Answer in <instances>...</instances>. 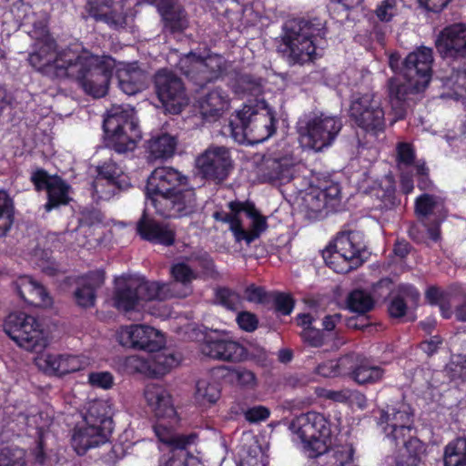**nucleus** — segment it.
<instances>
[{
  "label": "nucleus",
  "instance_id": "1",
  "mask_svg": "<svg viewBox=\"0 0 466 466\" xmlns=\"http://www.w3.org/2000/svg\"><path fill=\"white\" fill-rule=\"evenodd\" d=\"M27 60L46 76L75 80L86 94L96 98L107 93L115 67V60L109 56H99L71 47L57 51L56 42L46 30L35 39Z\"/></svg>",
  "mask_w": 466,
  "mask_h": 466
},
{
  "label": "nucleus",
  "instance_id": "2",
  "mask_svg": "<svg viewBox=\"0 0 466 466\" xmlns=\"http://www.w3.org/2000/svg\"><path fill=\"white\" fill-rule=\"evenodd\" d=\"M187 177L172 167H158L147 177L146 208L164 217L192 214L197 208L194 189L186 188Z\"/></svg>",
  "mask_w": 466,
  "mask_h": 466
},
{
  "label": "nucleus",
  "instance_id": "3",
  "mask_svg": "<svg viewBox=\"0 0 466 466\" xmlns=\"http://www.w3.org/2000/svg\"><path fill=\"white\" fill-rule=\"evenodd\" d=\"M326 33V21L321 18L289 20L283 25L277 50L289 65L311 62L316 57L318 38Z\"/></svg>",
  "mask_w": 466,
  "mask_h": 466
},
{
  "label": "nucleus",
  "instance_id": "4",
  "mask_svg": "<svg viewBox=\"0 0 466 466\" xmlns=\"http://www.w3.org/2000/svg\"><path fill=\"white\" fill-rule=\"evenodd\" d=\"M289 430L300 441L309 458L315 459L327 453L331 446L330 423L321 413L300 414L291 421Z\"/></svg>",
  "mask_w": 466,
  "mask_h": 466
},
{
  "label": "nucleus",
  "instance_id": "5",
  "mask_svg": "<svg viewBox=\"0 0 466 466\" xmlns=\"http://www.w3.org/2000/svg\"><path fill=\"white\" fill-rule=\"evenodd\" d=\"M228 129L238 143L248 137L257 142H263L275 133L276 118L264 101L258 104L257 107L245 105L238 112L237 118L230 121Z\"/></svg>",
  "mask_w": 466,
  "mask_h": 466
},
{
  "label": "nucleus",
  "instance_id": "6",
  "mask_svg": "<svg viewBox=\"0 0 466 466\" xmlns=\"http://www.w3.org/2000/svg\"><path fill=\"white\" fill-rule=\"evenodd\" d=\"M106 146L122 154L133 151L141 132L135 118V111L129 106H113L104 120Z\"/></svg>",
  "mask_w": 466,
  "mask_h": 466
},
{
  "label": "nucleus",
  "instance_id": "7",
  "mask_svg": "<svg viewBox=\"0 0 466 466\" xmlns=\"http://www.w3.org/2000/svg\"><path fill=\"white\" fill-rule=\"evenodd\" d=\"M230 213L215 212L216 220L228 223L237 242L245 241L250 244L257 239L268 225L263 217L252 203L231 201L228 203Z\"/></svg>",
  "mask_w": 466,
  "mask_h": 466
},
{
  "label": "nucleus",
  "instance_id": "8",
  "mask_svg": "<svg viewBox=\"0 0 466 466\" xmlns=\"http://www.w3.org/2000/svg\"><path fill=\"white\" fill-rule=\"evenodd\" d=\"M340 120L325 114H309L298 122L299 141L302 147L319 152L329 147L341 129Z\"/></svg>",
  "mask_w": 466,
  "mask_h": 466
},
{
  "label": "nucleus",
  "instance_id": "9",
  "mask_svg": "<svg viewBox=\"0 0 466 466\" xmlns=\"http://www.w3.org/2000/svg\"><path fill=\"white\" fill-rule=\"evenodd\" d=\"M4 331L17 346L27 351H40L48 344L39 321L25 312H12L4 320Z\"/></svg>",
  "mask_w": 466,
  "mask_h": 466
},
{
  "label": "nucleus",
  "instance_id": "10",
  "mask_svg": "<svg viewBox=\"0 0 466 466\" xmlns=\"http://www.w3.org/2000/svg\"><path fill=\"white\" fill-rule=\"evenodd\" d=\"M390 278L380 279L373 284L372 291L378 297L391 296L387 311L391 319H401L407 315L409 306L418 307L420 292L416 286L410 283H400L394 289Z\"/></svg>",
  "mask_w": 466,
  "mask_h": 466
},
{
  "label": "nucleus",
  "instance_id": "11",
  "mask_svg": "<svg viewBox=\"0 0 466 466\" xmlns=\"http://www.w3.org/2000/svg\"><path fill=\"white\" fill-rule=\"evenodd\" d=\"M351 120L366 133L375 137L386 128L384 110L371 93L351 100Z\"/></svg>",
  "mask_w": 466,
  "mask_h": 466
},
{
  "label": "nucleus",
  "instance_id": "12",
  "mask_svg": "<svg viewBox=\"0 0 466 466\" xmlns=\"http://www.w3.org/2000/svg\"><path fill=\"white\" fill-rule=\"evenodd\" d=\"M180 68L192 82L202 87L221 77L226 70V61L219 55L200 57L190 53L180 60Z\"/></svg>",
  "mask_w": 466,
  "mask_h": 466
},
{
  "label": "nucleus",
  "instance_id": "13",
  "mask_svg": "<svg viewBox=\"0 0 466 466\" xmlns=\"http://www.w3.org/2000/svg\"><path fill=\"white\" fill-rule=\"evenodd\" d=\"M385 436L398 447L400 441L406 436L416 434L413 412L410 406L387 407L380 411L377 421Z\"/></svg>",
  "mask_w": 466,
  "mask_h": 466
},
{
  "label": "nucleus",
  "instance_id": "14",
  "mask_svg": "<svg viewBox=\"0 0 466 466\" xmlns=\"http://www.w3.org/2000/svg\"><path fill=\"white\" fill-rule=\"evenodd\" d=\"M156 93L165 109L178 114L187 105L188 97L184 83L175 73L161 69L155 76Z\"/></svg>",
  "mask_w": 466,
  "mask_h": 466
},
{
  "label": "nucleus",
  "instance_id": "15",
  "mask_svg": "<svg viewBox=\"0 0 466 466\" xmlns=\"http://www.w3.org/2000/svg\"><path fill=\"white\" fill-rule=\"evenodd\" d=\"M433 51L420 46L410 52L401 63L400 73L406 81H412L415 88L423 91L432 77Z\"/></svg>",
  "mask_w": 466,
  "mask_h": 466
},
{
  "label": "nucleus",
  "instance_id": "16",
  "mask_svg": "<svg viewBox=\"0 0 466 466\" xmlns=\"http://www.w3.org/2000/svg\"><path fill=\"white\" fill-rule=\"evenodd\" d=\"M117 338L123 346L137 348L148 352L158 351L165 345L164 335L147 325L123 327L119 329Z\"/></svg>",
  "mask_w": 466,
  "mask_h": 466
},
{
  "label": "nucleus",
  "instance_id": "17",
  "mask_svg": "<svg viewBox=\"0 0 466 466\" xmlns=\"http://www.w3.org/2000/svg\"><path fill=\"white\" fill-rule=\"evenodd\" d=\"M196 164L206 178L222 181L229 174L232 160L226 147H210L197 158Z\"/></svg>",
  "mask_w": 466,
  "mask_h": 466
},
{
  "label": "nucleus",
  "instance_id": "18",
  "mask_svg": "<svg viewBox=\"0 0 466 466\" xmlns=\"http://www.w3.org/2000/svg\"><path fill=\"white\" fill-rule=\"evenodd\" d=\"M436 48L443 58H466V25L453 24L443 28L436 39Z\"/></svg>",
  "mask_w": 466,
  "mask_h": 466
},
{
  "label": "nucleus",
  "instance_id": "19",
  "mask_svg": "<svg viewBox=\"0 0 466 466\" xmlns=\"http://www.w3.org/2000/svg\"><path fill=\"white\" fill-rule=\"evenodd\" d=\"M203 355L218 360L238 362L247 356L245 347L223 336H208L201 344Z\"/></svg>",
  "mask_w": 466,
  "mask_h": 466
},
{
  "label": "nucleus",
  "instance_id": "20",
  "mask_svg": "<svg viewBox=\"0 0 466 466\" xmlns=\"http://www.w3.org/2000/svg\"><path fill=\"white\" fill-rule=\"evenodd\" d=\"M350 230H341L334 240L322 251L326 265L334 272L346 274L350 272Z\"/></svg>",
  "mask_w": 466,
  "mask_h": 466
},
{
  "label": "nucleus",
  "instance_id": "21",
  "mask_svg": "<svg viewBox=\"0 0 466 466\" xmlns=\"http://www.w3.org/2000/svg\"><path fill=\"white\" fill-rule=\"evenodd\" d=\"M436 80L440 82L439 87L442 90L440 96L453 100H463L466 98V68L448 66L437 76Z\"/></svg>",
  "mask_w": 466,
  "mask_h": 466
},
{
  "label": "nucleus",
  "instance_id": "22",
  "mask_svg": "<svg viewBox=\"0 0 466 466\" xmlns=\"http://www.w3.org/2000/svg\"><path fill=\"white\" fill-rule=\"evenodd\" d=\"M110 435L106 427L98 429L95 425L83 421L74 429L71 439L72 447L78 455H84L89 449L106 443Z\"/></svg>",
  "mask_w": 466,
  "mask_h": 466
},
{
  "label": "nucleus",
  "instance_id": "23",
  "mask_svg": "<svg viewBox=\"0 0 466 466\" xmlns=\"http://www.w3.org/2000/svg\"><path fill=\"white\" fill-rule=\"evenodd\" d=\"M147 405L157 418L175 419L177 411L171 394L162 385L148 383L143 391Z\"/></svg>",
  "mask_w": 466,
  "mask_h": 466
},
{
  "label": "nucleus",
  "instance_id": "24",
  "mask_svg": "<svg viewBox=\"0 0 466 466\" xmlns=\"http://www.w3.org/2000/svg\"><path fill=\"white\" fill-rule=\"evenodd\" d=\"M137 289V277H121L116 280L113 292V306L124 312L137 310L140 306V297Z\"/></svg>",
  "mask_w": 466,
  "mask_h": 466
},
{
  "label": "nucleus",
  "instance_id": "25",
  "mask_svg": "<svg viewBox=\"0 0 466 466\" xmlns=\"http://www.w3.org/2000/svg\"><path fill=\"white\" fill-rule=\"evenodd\" d=\"M104 282L105 272L103 269H96L79 277L74 291L76 303L81 308L94 307L96 300V290Z\"/></svg>",
  "mask_w": 466,
  "mask_h": 466
},
{
  "label": "nucleus",
  "instance_id": "26",
  "mask_svg": "<svg viewBox=\"0 0 466 466\" xmlns=\"http://www.w3.org/2000/svg\"><path fill=\"white\" fill-rule=\"evenodd\" d=\"M230 97L226 90L219 86L208 89L198 99V107L202 116L208 120H217L229 108Z\"/></svg>",
  "mask_w": 466,
  "mask_h": 466
},
{
  "label": "nucleus",
  "instance_id": "27",
  "mask_svg": "<svg viewBox=\"0 0 466 466\" xmlns=\"http://www.w3.org/2000/svg\"><path fill=\"white\" fill-rule=\"evenodd\" d=\"M187 261L174 263L170 268L173 281L167 282L175 298H186L193 292L192 282L200 278L198 270L194 269Z\"/></svg>",
  "mask_w": 466,
  "mask_h": 466
},
{
  "label": "nucleus",
  "instance_id": "28",
  "mask_svg": "<svg viewBox=\"0 0 466 466\" xmlns=\"http://www.w3.org/2000/svg\"><path fill=\"white\" fill-rule=\"evenodd\" d=\"M400 446L394 452L395 466H419L426 451L425 444L416 434L406 436L400 441Z\"/></svg>",
  "mask_w": 466,
  "mask_h": 466
},
{
  "label": "nucleus",
  "instance_id": "29",
  "mask_svg": "<svg viewBox=\"0 0 466 466\" xmlns=\"http://www.w3.org/2000/svg\"><path fill=\"white\" fill-rule=\"evenodd\" d=\"M15 289L20 298L26 303L36 307H48L52 299L44 288L30 276H21L15 282Z\"/></svg>",
  "mask_w": 466,
  "mask_h": 466
},
{
  "label": "nucleus",
  "instance_id": "30",
  "mask_svg": "<svg viewBox=\"0 0 466 466\" xmlns=\"http://www.w3.org/2000/svg\"><path fill=\"white\" fill-rule=\"evenodd\" d=\"M137 229L143 239L155 244L171 246L175 241L173 229L166 224L147 218L145 214L137 222Z\"/></svg>",
  "mask_w": 466,
  "mask_h": 466
},
{
  "label": "nucleus",
  "instance_id": "31",
  "mask_svg": "<svg viewBox=\"0 0 466 466\" xmlns=\"http://www.w3.org/2000/svg\"><path fill=\"white\" fill-rule=\"evenodd\" d=\"M86 9L95 20L110 26L120 27L126 25V15L117 10L113 0H88Z\"/></svg>",
  "mask_w": 466,
  "mask_h": 466
},
{
  "label": "nucleus",
  "instance_id": "32",
  "mask_svg": "<svg viewBox=\"0 0 466 466\" xmlns=\"http://www.w3.org/2000/svg\"><path fill=\"white\" fill-rule=\"evenodd\" d=\"M154 433L158 441L160 452L173 450L177 447H188L194 444L198 439L196 433L177 434L175 431L163 422H157L153 427Z\"/></svg>",
  "mask_w": 466,
  "mask_h": 466
},
{
  "label": "nucleus",
  "instance_id": "33",
  "mask_svg": "<svg viewBox=\"0 0 466 466\" xmlns=\"http://www.w3.org/2000/svg\"><path fill=\"white\" fill-rule=\"evenodd\" d=\"M118 86L127 96H134L147 86V73L134 65L117 72Z\"/></svg>",
  "mask_w": 466,
  "mask_h": 466
},
{
  "label": "nucleus",
  "instance_id": "34",
  "mask_svg": "<svg viewBox=\"0 0 466 466\" xmlns=\"http://www.w3.org/2000/svg\"><path fill=\"white\" fill-rule=\"evenodd\" d=\"M177 146V139L175 136L167 133L153 136L146 145L147 158L151 161L167 160L174 156Z\"/></svg>",
  "mask_w": 466,
  "mask_h": 466
},
{
  "label": "nucleus",
  "instance_id": "35",
  "mask_svg": "<svg viewBox=\"0 0 466 466\" xmlns=\"http://www.w3.org/2000/svg\"><path fill=\"white\" fill-rule=\"evenodd\" d=\"M293 163L288 157L268 159L260 169L263 182L289 181L293 177Z\"/></svg>",
  "mask_w": 466,
  "mask_h": 466
},
{
  "label": "nucleus",
  "instance_id": "36",
  "mask_svg": "<svg viewBox=\"0 0 466 466\" xmlns=\"http://www.w3.org/2000/svg\"><path fill=\"white\" fill-rule=\"evenodd\" d=\"M363 192L380 200V208L391 209L398 204L394 181L390 178H387L384 182L372 181L371 185L363 189Z\"/></svg>",
  "mask_w": 466,
  "mask_h": 466
},
{
  "label": "nucleus",
  "instance_id": "37",
  "mask_svg": "<svg viewBox=\"0 0 466 466\" xmlns=\"http://www.w3.org/2000/svg\"><path fill=\"white\" fill-rule=\"evenodd\" d=\"M387 88L393 106H401L408 99L409 95L424 92L421 88H415L412 81H406L401 73L388 80Z\"/></svg>",
  "mask_w": 466,
  "mask_h": 466
},
{
  "label": "nucleus",
  "instance_id": "38",
  "mask_svg": "<svg viewBox=\"0 0 466 466\" xmlns=\"http://www.w3.org/2000/svg\"><path fill=\"white\" fill-rule=\"evenodd\" d=\"M137 289L138 295L140 297V302L142 300L147 301H164L175 298L172 293L173 289H170V285L167 282L158 281H148L144 279L137 278Z\"/></svg>",
  "mask_w": 466,
  "mask_h": 466
},
{
  "label": "nucleus",
  "instance_id": "39",
  "mask_svg": "<svg viewBox=\"0 0 466 466\" xmlns=\"http://www.w3.org/2000/svg\"><path fill=\"white\" fill-rule=\"evenodd\" d=\"M108 406L104 400H95L87 404L83 421L95 425L98 429L106 427L107 432L112 433L113 420L108 416Z\"/></svg>",
  "mask_w": 466,
  "mask_h": 466
},
{
  "label": "nucleus",
  "instance_id": "40",
  "mask_svg": "<svg viewBox=\"0 0 466 466\" xmlns=\"http://www.w3.org/2000/svg\"><path fill=\"white\" fill-rule=\"evenodd\" d=\"M158 466H202L199 459L187 451V447H177L160 452Z\"/></svg>",
  "mask_w": 466,
  "mask_h": 466
},
{
  "label": "nucleus",
  "instance_id": "41",
  "mask_svg": "<svg viewBox=\"0 0 466 466\" xmlns=\"http://www.w3.org/2000/svg\"><path fill=\"white\" fill-rule=\"evenodd\" d=\"M443 466H466V438L457 437L443 450Z\"/></svg>",
  "mask_w": 466,
  "mask_h": 466
},
{
  "label": "nucleus",
  "instance_id": "42",
  "mask_svg": "<svg viewBox=\"0 0 466 466\" xmlns=\"http://www.w3.org/2000/svg\"><path fill=\"white\" fill-rule=\"evenodd\" d=\"M69 186L60 177L53 180L49 185L47 191V202L45 205L46 211H51L53 208L60 205H66L69 202Z\"/></svg>",
  "mask_w": 466,
  "mask_h": 466
},
{
  "label": "nucleus",
  "instance_id": "43",
  "mask_svg": "<svg viewBox=\"0 0 466 466\" xmlns=\"http://www.w3.org/2000/svg\"><path fill=\"white\" fill-rule=\"evenodd\" d=\"M260 80L250 75H239L230 83V87L238 96H256L261 92Z\"/></svg>",
  "mask_w": 466,
  "mask_h": 466
},
{
  "label": "nucleus",
  "instance_id": "44",
  "mask_svg": "<svg viewBox=\"0 0 466 466\" xmlns=\"http://www.w3.org/2000/svg\"><path fill=\"white\" fill-rule=\"evenodd\" d=\"M220 397V390L217 382L210 379H200L197 381L195 399L202 404H214Z\"/></svg>",
  "mask_w": 466,
  "mask_h": 466
},
{
  "label": "nucleus",
  "instance_id": "45",
  "mask_svg": "<svg viewBox=\"0 0 466 466\" xmlns=\"http://www.w3.org/2000/svg\"><path fill=\"white\" fill-rule=\"evenodd\" d=\"M123 371L129 375L139 374L151 378L150 358L131 355L122 360Z\"/></svg>",
  "mask_w": 466,
  "mask_h": 466
},
{
  "label": "nucleus",
  "instance_id": "46",
  "mask_svg": "<svg viewBox=\"0 0 466 466\" xmlns=\"http://www.w3.org/2000/svg\"><path fill=\"white\" fill-rule=\"evenodd\" d=\"M187 261H190L200 269L198 271L200 275L199 279H218L219 274L216 269L214 261L207 252L194 253L187 257Z\"/></svg>",
  "mask_w": 466,
  "mask_h": 466
},
{
  "label": "nucleus",
  "instance_id": "47",
  "mask_svg": "<svg viewBox=\"0 0 466 466\" xmlns=\"http://www.w3.org/2000/svg\"><path fill=\"white\" fill-rule=\"evenodd\" d=\"M444 371L449 380L456 385L466 382V354H458L446 364Z\"/></svg>",
  "mask_w": 466,
  "mask_h": 466
},
{
  "label": "nucleus",
  "instance_id": "48",
  "mask_svg": "<svg viewBox=\"0 0 466 466\" xmlns=\"http://www.w3.org/2000/svg\"><path fill=\"white\" fill-rule=\"evenodd\" d=\"M383 376V370L378 366L361 363L351 370V379L358 384L375 383Z\"/></svg>",
  "mask_w": 466,
  "mask_h": 466
},
{
  "label": "nucleus",
  "instance_id": "49",
  "mask_svg": "<svg viewBox=\"0 0 466 466\" xmlns=\"http://www.w3.org/2000/svg\"><path fill=\"white\" fill-rule=\"evenodd\" d=\"M149 358L151 378L164 376L177 363V359L172 354H166L165 352H157L149 356Z\"/></svg>",
  "mask_w": 466,
  "mask_h": 466
},
{
  "label": "nucleus",
  "instance_id": "50",
  "mask_svg": "<svg viewBox=\"0 0 466 466\" xmlns=\"http://www.w3.org/2000/svg\"><path fill=\"white\" fill-rule=\"evenodd\" d=\"M14 222L13 201L5 190H0V237L5 236Z\"/></svg>",
  "mask_w": 466,
  "mask_h": 466
},
{
  "label": "nucleus",
  "instance_id": "51",
  "mask_svg": "<svg viewBox=\"0 0 466 466\" xmlns=\"http://www.w3.org/2000/svg\"><path fill=\"white\" fill-rule=\"evenodd\" d=\"M62 354L42 352L35 358V364L43 372L59 377Z\"/></svg>",
  "mask_w": 466,
  "mask_h": 466
},
{
  "label": "nucleus",
  "instance_id": "52",
  "mask_svg": "<svg viewBox=\"0 0 466 466\" xmlns=\"http://www.w3.org/2000/svg\"><path fill=\"white\" fill-rule=\"evenodd\" d=\"M59 377L85 370L90 365L89 358L84 355L62 354Z\"/></svg>",
  "mask_w": 466,
  "mask_h": 466
},
{
  "label": "nucleus",
  "instance_id": "53",
  "mask_svg": "<svg viewBox=\"0 0 466 466\" xmlns=\"http://www.w3.org/2000/svg\"><path fill=\"white\" fill-rule=\"evenodd\" d=\"M374 306L375 300L370 293L360 289L351 290V313L367 314Z\"/></svg>",
  "mask_w": 466,
  "mask_h": 466
},
{
  "label": "nucleus",
  "instance_id": "54",
  "mask_svg": "<svg viewBox=\"0 0 466 466\" xmlns=\"http://www.w3.org/2000/svg\"><path fill=\"white\" fill-rule=\"evenodd\" d=\"M25 451L17 446L0 449V466H25Z\"/></svg>",
  "mask_w": 466,
  "mask_h": 466
},
{
  "label": "nucleus",
  "instance_id": "55",
  "mask_svg": "<svg viewBox=\"0 0 466 466\" xmlns=\"http://www.w3.org/2000/svg\"><path fill=\"white\" fill-rule=\"evenodd\" d=\"M122 188L121 184L96 177L92 183L93 197L98 200H109Z\"/></svg>",
  "mask_w": 466,
  "mask_h": 466
},
{
  "label": "nucleus",
  "instance_id": "56",
  "mask_svg": "<svg viewBox=\"0 0 466 466\" xmlns=\"http://www.w3.org/2000/svg\"><path fill=\"white\" fill-rule=\"evenodd\" d=\"M230 378L238 387L245 390H254L258 386L255 373L246 368H236L230 371Z\"/></svg>",
  "mask_w": 466,
  "mask_h": 466
},
{
  "label": "nucleus",
  "instance_id": "57",
  "mask_svg": "<svg viewBox=\"0 0 466 466\" xmlns=\"http://www.w3.org/2000/svg\"><path fill=\"white\" fill-rule=\"evenodd\" d=\"M216 301L229 310H238L242 304L240 296L228 288H219L216 290Z\"/></svg>",
  "mask_w": 466,
  "mask_h": 466
},
{
  "label": "nucleus",
  "instance_id": "58",
  "mask_svg": "<svg viewBox=\"0 0 466 466\" xmlns=\"http://www.w3.org/2000/svg\"><path fill=\"white\" fill-rule=\"evenodd\" d=\"M121 168L113 161H106L98 167V174L96 177H102L116 184H121Z\"/></svg>",
  "mask_w": 466,
  "mask_h": 466
},
{
  "label": "nucleus",
  "instance_id": "59",
  "mask_svg": "<svg viewBox=\"0 0 466 466\" xmlns=\"http://www.w3.org/2000/svg\"><path fill=\"white\" fill-rule=\"evenodd\" d=\"M397 161L400 165L411 167L415 163L416 153L410 143L400 142L397 145Z\"/></svg>",
  "mask_w": 466,
  "mask_h": 466
},
{
  "label": "nucleus",
  "instance_id": "60",
  "mask_svg": "<svg viewBox=\"0 0 466 466\" xmlns=\"http://www.w3.org/2000/svg\"><path fill=\"white\" fill-rule=\"evenodd\" d=\"M88 383L103 390H109L114 385V376L109 371H96L88 374Z\"/></svg>",
  "mask_w": 466,
  "mask_h": 466
},
{
  "label": "nucleus",
  "instance_id": "61",
  "mask_svg": "<svg viewBox=\"0 0 466 466\" xmlns=\"http://www.w3.org/2000/svg\"><path fill=\"white\" fill-rule=\"evenodd\" d=\"M300 337L305 343L313 348L322 347L326 340L324 332L315 328L302 329Z\"/></svg>",
  "mask_w": 466,
  "mask_h": 466
},
{
  "label": "nucleus",
  "instance_id": "62",
  "mask_svg": "<svg viewBox=\"0 0 466 466\" xmlns=\"http://www.w3.org/2000/svg\"><path fill=\"white\" fill-rule=\"evenodd\" d=\"M330 448L329 449V451ZM350 462V446L334 445L331 448L330 466H346Z\"/></svg>",
  "mask_w": 466,
  "mask_h": 466
},
{
  "label": "nucleus",
  "instance_id": "63",
  "mask_svg": "<svg viewBox=\"0 0 466 466\" xmlns=\"http://www.w3.org/2000/svg\"><path fill=\"white\" fill-rule=\"evenodd\" d=\"M450 298V292L436 285H431L425 290V299L431 306H439Z\"/></svg>",
  "mask_w": 466,
  "mask_h": 466
},
{
  "label": "nucleus",
  "instance_id": "64",
  "mask_svg": "<svg viewBox=\"0 0 466 466\" xmlns=\"http://www.w3.org/2000/svg\"><path fill=\"white\" fill-rule=\"evenodd\" d=\"M435 205L436 202L432 195L422 194L415 200V212L420 217H427L432 213Z\"/></svg>",
  "mask_w": 466,
  "mask_h": 466
}]
</instances>
